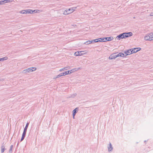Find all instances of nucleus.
<instances>
[{
    "label": "nucleus",
    "mask_w": 153,
    "mask_h": 153,
    "mask_svg": "<svg viewBox=\"0 0 153 153\" xmlns=\"http://www.w3.org/2000/svg\"><path fill=\"white\" fill-rule=\"evenodd\" d=\"M133 34L131 32L123 33L118 35L116 37V38L118 40H120L121 39L126 38L129 36H131Z\"/></svg>",
    "instance_id": "f257e3e1"
},
{
    "label": "nucleus",
    "mask_w": 153,
    "mask_h": 153,
    "mask_svg": "<svg viewBox=\"0 0 153 153\" xmlns=\"http://www.w3.org/2000/svg\"><path fill=\"white\" fill-rule=\"evenodd\" d=\"M36 68L35 67L30 68L24 70L22 72L23 73H27L31 72L36 71Z\"/></svg>",
    "instance_id": "f03ea898"
},
{
    "label": "nucleus",
    "mask_w": 153,
    "mask_h": 153,
    "mask_svg": "<svg viewBox=\"0 0 153 153\" xmlns=\"http://www.w3.org/2000/svg\"><path fill=\"white\" fill-rule=\"evenodd\" d=\"M87 52L86 51H80L75 52L74 54L75 56H81L82 55L85 54L87 53Z\"/></svg>",
    "instance_id": "7ed1b4c3"
},
{
    "label": "nucleus",
    "mask_w": 153,
    "mask_h": 153,
    "mask_svg": "<svg viewBox=\"0 0 153 153\" xmlns=\"http://www.w3.org/2000/svg\"><path fill=\"white\" fill-rule=\"evenodd\" d=\"M151 37V33H148L144 36V39L146 41H152V38Z\"/></svg>",
    "instance_id": "20e7f679"
},
{
    "label": "nucleus",
    "mask_w": 153,
    "mask_h": 153,
    "mask_svg": "<svg viewBox=\"0 0 153 153\" xmlns=\"http://www.w3.org/2000/svg\"><path fill=\"white\" fill-rule=\"evenodd\" d=\"M99 41V40H98L97 39H96L93 40L88 41L86 42H85V43L87 45H88L91 43H94L97 42H98V41Z\"/></svg>",
    "instance_id": "39448f33"
},
{
    "label": "nucleus",
    "mask_w": 153,
    "mask_h": 153,
    "mask_svg": "<svg viewBox=\"0 0 153 153\" xmlns=\"http://www.w3.org/2000/svg\"><path fill=\"white\" fill-rule=\"evenodd\" d=\"M141 49L140 48H134V49H132V50L131 51V53H136L138 51H139Z\"/></svg>",
    "instance_id": "423d86ee"
},
{
    "label": "nucleus",
    "mask_w": 153,
    "mask_h": 153,
    "mask_svg": "<svg viewBox=\"0 0 153 153\" xmlns=\"http://www.w3.org/2000/svg\"><path fill=\"white\" fill-rule=\"evenodd\" d=\"M81 68H75L73 69L70 70L68 71H69V74H70L72 73L73 72H75L77 71H78L79 69H81Z\"/></svg>",
    "instance_id": "0eeeda50"
},
{
    "label": "nucleus",
    "mask_w": 153,
    "mask_h": 153,
    "mask_svg": "<svg viewBox=\"0 0 153 153\" xmlns=\"http://www.w3.org/2000/svg\"><path fill=\"white\" fill-rule=\"evenodd\" d=\"M116 53H115L114 54H113L111 55L109 57V59H114L116 58L117 57Z\"/></svg>",
    "instance_id": "6e6552de"
},
{
    "label": "nucleus",
    "mask_w": 153,
    "mask_h": 153,
    "mask_svg": "<svg viewBox=\"0 0 153 153\" xmlns=\"http://www.w3.org/2000/svg\"><path fill=\"white\" fill-rule=\"evenodd\" d=\"M1 153H3L4 152L5 150L6 149L5 148V146L4 144V143L3 142L1 144Z\"/></svg>",
    "instance_id": "1a4fd4ad"
},
{
    "label": "nucleus",
    "mask_w": 153,
    "mask_h": 153,
    "mask_svg": "<svg viewBox=\"0 0 153 153\" xmlns=\"http://www.w3.org/2000/svg\"><path fill=\"white\" fill-rule=\"evenodd\" d=\"M105 42L106 41H110L112 40L113 39V37H104Z\"/></svg>",
    "instance_id": "9d476101"
},
{
    "label": "nucleus",
    "mask_w": 153,
    "mask_h": 153,
    "mask_svg": "<svg viewBox=\"0 0 153 153\" xmlns=\"http://www.w3.org/2000/svg\"><path fill=\"white\" fill-rule=\"evenodd\" d=\"M76 8V7H71L69 8L68 11L69 13H73L75 9Z\"/></svg>",
    "instance_id": "9b49d317"
},
{
    "label": "nucleus",
    "mask_w": 153,
    "mask_h": 153,
    "mask_svg": "<svg viewBox=\"0 0 153 153\" xmlns=\"http://www.w3.org/2000/svg\"><path fill=\"white\" fill-rule=\"evenodd\" d=\"M131 49L128 50L124 52V53L126 54V55H125V56H127L130 55L132 53H131Z\"/></svg>",
    "instance_id": "f8f14e48"
},
{
    "label": "nucleus",
    "mask_w": 153,
    "mask_h": 153,
    "mask_svg": "<svg viewBox=\"0 0 153 153\" xmlns=\"http://www.w3.org/2000/svg\"><path fill=\"white\" fill-rule=\"evenodd\" d=\"M108 149L109 152L112 151L113 149V148L110 142L109 143V146L108 147Z\"/></svg>",
    "instance_id": "ddd939ff"
},
{
    "label": "nucleus",
    "mask_w": 153,
    "mask_h": 153,
    "mask_svg": "<svg viewBox=\"0 0 153 153\" xmlns=\"http://www.w3.org/2000/svg\"><path fill=\"white\" fill-rule=\"evenodd\" d=\"M117 57L120 56L121 57H123L125 56L124 54L123 53H120L117 55Z\"/></svg>",
    "instance_id": "4468645a"
},
{
    "label": "nucleus",
    "mask_w": 153,
    "mask_h": 153,
    "mask_svg": "<svg viewBox=\"0 0 153 153\" xmlns=\"http://www.w3.org/2000/svg\"><path fill=\"white\" fill-rule=\"evenodd\" d=\"M98 40H99V41H98V42H105V39L104 38H100L99 39H97Z\"/></svg>",
    "instance_id": "2eb2a0df"
},
{
    "label": "nucleus",
    "mask_w": 153,
    "mask_h": 153,
    "mask_svg": "<svg viewBox=\"0 0 153 153\" xmlns=\"http://www.w3.org/2000/svg\"><path fill=\"white\" fill-rule=\"evenodd\" d=\"M27 10H23L20 11L19 13L22 14L27 13Z\"/></svg>",
    "instance_id": "dca6fc26"
},
{
    "label": "nucleus",
    "mask_w": 153,
    "mask_h": 153,
    "mask_svg": "<svg viewBox=\"0 0 153 153\" xmlns=\"http://www.w3.org/2000/svg\"><path fill=\"white\" fill-rule=\"evenodd\" d=\"M70 13H69L68 10H65L63 12V14L65 15H67Z\"/></svg>",
    "instance_id": "f3484780"
},
{
    "label": "nucleus",
    "mask_w": 153,
    "mask_h": 153,
    "mask_svg": "<svg viewBox=\"0 0 153 153\" xmlns=\"http://www.w3.org/2000/svg\"><path fill=\"white\" fill-rule=\"evenodd\" d=\"M63 76H65L69 74V71H66L62 73Z\"/></svg>",
    "instance_id": "a211bd4d"
},
{
    "label": "nucleus",
    "mask_w": 153,
    "mask_h": 153,
    "mask_svg": "<svg viewBox=\"0 0 153 153\" xmlns=\"http://www.w3.org/2000/svg\"><path fill=\"white\" fill-rule=\"evenodd\" d=\"M69 68V67H66L64 68H62L60 69L59 70V71L61 72V71H64V70H68V69H67L66 68Z\"/></svg>",
    "instance_id": "6ab92c4d"
},
{
    "label": "nucleus",
    "mask_w": 153,
    "mask_h": 153,
    "mask_svg": "<svg viewBox=\"0 0 153 153\" xmlns=\"http://www.w3.org/2000/svg\"><path fill=\"white\" fill-rule=\"evenodd\" d=\"M27 13H33V10L30 9L27 10Z\"/></svg>",
    "instance_id": "aec40b11"
},
{
    "label": "nucleus",
    "mask_w": 153,
    "mask_h": 153,
    "mask_svg": "<svg viewBox=\"0 0 153 153\" xmlns=\"http://www.w3.org/2000/svg\"><path fill=\"white\" fill-rule=\"evenodd\" d=\"M13 147V145H11L10 147V148L9 150V152L11 153L12 152V150Z\"/></svg>",
    "instance_id": "412c9836"
},
{
    "label": "nucleus",
    "mask_w": 153,
    "mask_h": 153,
    "mask_svg": "<svg viewBox=\"0 0 153 153\" xmlns=\"http://www.w3.org/2000/svg\"><path fill=\"white\" fill-rule=\"evenodd\" d=\"M63 76L62 73H61L57 75L56 77H54L53 78L56 79L58 78H59L60 77Z\"/></svg>",
    "instance_id": "4be33fe9"
},
{
    "label": "nucleus",
    "mask_w": 153,
    "mask_h": 153,
    "mask_svg": "<svg viewBox=\"0 0 153 153\" xmlns=\"http://www.w3.org/2000/svg\"><path fill=\"white\" fill-rule=\"evenodd\" d=\"M78 110V108H76L73 111V112L76 114Z\"/></svg>",
    "instance_id": "5701e85b"
},
{
    "label": "nucleus",
    "mask_w": 153,
    "mask_h": 153,
    "mask_svg": "<svg viewBox=\"0 0 153 153\" xmlns=\"http://www.w3.org/2000/svg\"><path fill=\"white\" fill-rule=\"evenodd\" d=\"M29 123H27L26 124V125L24 129V130H25V131H27V128L28 127V125H29Z\"/></svg>",
    "instance_id": "b1692460"
},
{
    "label": "nucleus",
    "mask_w": 153,
    "mask_h": 153,
    "mask_svg": "<svg viewBox=\"0 0 153 153\" xmlns=\"http://www.w3.org/2000/svg\"><path fill=\"white\" fill-rule=\"evenodd\" d=\"M25 136V135L23 134H22V138H21V140H20L21 142L24 139Z\"/></svg>",
    "instance_id": "393cba45"
},
{
    "label": "nucleus",
    "mask_w": 153,
    "mask_h": 153,
    "mask_svg": "<svg viewBox=\"0 0 153 153\" xmlns=\"http://www.w3.org/2000/svg\"><path fill=\"white\" fill-rule=\"evenodd\" d=\"M76 95V94L75 93L72 94L70 97L69 98H74Z\"/></svg>",
    "instance_id": "a878e982"
},
{
    "label": "nucleus",
    "mask_w": 153,
    "mask_h": 153,
    "mask_svg": "<svg viewBox=\"0 0 153 153\" xmlns=\"http://www.w3.org/2000/svg\"><path fill=\"white\" fill-rule=\"evenodd\" d=\"M12 1V0H4V3H5L7 2H11Z\"/></svg>",
    "instance_id": "bb28decb"
},
{
    "label": "nucleus",
    "mask_w": 153,
    "mask_h": 153,
    "mask_svg": "<svg viewBox=\"0 0 153 153\" xmlns=\"http://www.w3.org/2000/svg\"><path fill=\"white\" fill-rule=\"evenodd\" d=\"M4 3V0L0 1V4H3Z\"/></svg>",
    "instance_id": "cd10ccee"
},
{
    "label": "nucleus",
    "mask_w": 153,
    "mask_h": 153,
    "mask_svg": "<svg viewBox=\"0 0 153 153\" xmlns=\"http://www.w3.org/2000/svg\"><path fill=\"white\" fill-rule=\"evenodd\" d=\"M27 131L24 130L23 134H24L26 135V134Z\"/></svg>",
    "instance_id": "c85d7f7f"
},
{
    "label": "nucleus",
    "mask_w": 153,
    "mask_h": 153,
    "mask_svg": "<svg viewBox=\"0 0 153 153\" xmlns=\"http://www.w3.org/2000/svg\"><path fill=\"white\" fill-rule=\"evenodd\" d=\"M39 11V10H34L33 11V12H34L35 13H37L38 12V11Z\"/></svg>",
    "instance_id": "c756f323"
},
{
    "label": "nucleus",
    "mask_w": 153,
    "mask_h": 153,
    "mask_svg": "<svg viewBox=\"0 0 153 153\" xmlns=\"http://www.w3.org/2000/svg\"><path fill=\"white\" fill-rule=\"evenodd\" d=\"M151 36L152 38V39H151V40H153V33H151Z\"/></svg>",
    "instance_id": "7c9ffc66"
},
{
    "label": "nucleus",
    "mask_w": 153,
    "mask_h": 153,
    "mask_svg": "<svg viewBox=\"0 0 153 153\" xmlns=\"http://www.w3.org/2000/svg\"><path fill=\"white\" fill-rule=\"evenodd\" d=\"M4 60H6L8 58L7 56L4 57Z\"/></svg>",
    "instance_id": "2f4dec72"
},
{
    "label": "nucleus",
    "mask_w": 153,
    "mask_h": 153,
    "mask_svg": "<svg viewBox=\"0 0 153 153\" xmlns=\"http://www.w3.org/2000/svg\"><path fill=\"white\" fill-rule=\"evenodd\" d=\"M4 60H6L8 58L7 56L4 57Z\"/></svg>",
    "instance_id": "473e14b6"
},
{
    "label": "nucleus",
    "mask_w": 153,
    "mask_h": 153,
    "mask_svg": "<svg viewBox=\"0 0 153 153\" xmlns=\"http://www.w3.org/2000/svg\"><path fill=\"white\" fill-rule=\"evenodd\" d=\"M4 60V58L3 57L2 58H0V61H3Z\"/></svg>",
    "instance_id": "72a5a7b5"
},
{
    "label": "nucleus",
    "mask_w": 153,
    "mask_h": 153,
    "mask_svg": "<svg viewBox=\"0 0 153 153\" xmlns=\"http://www.w3.org/2000/svg\"><path fill=\"white\" fill-rule=\"evenodd\" d=\"M76 114L74 113H73V118H74V116H75V115H76Z\"/></svg>",
    "instance_id": "f704fd0d"
},
{
    "label": "nucleus",
    "mask_w": 153,
    "mask_h": 153,
    "mask_svg": "<svg viewBox=\"0 0 153 153\" xmlns=\"http://www.w3.org/2000/svg\"><path fill=\"white\" fill-rule=\"evenodd\" d=\"M150 16H153V12H152L151 13Z\"/></svg>",
    "instance_id": "c9c22d12"
},
{
    "label": "nucleus",
    "mask_w": 153,
    "mask_h": 153,
    "mask_svg": "<svg viewBox=\"0 0 153 153\" xmlns=\"http://www.w3.org/2000/svg\"><path fill=\"white\" fill-rule=\"evenodd\" d=\"M66 68L68 69H69V68Z\"/></svg>",
    "instance_id": "e433bc0d"
},
{
    "label": "nucleus",
    "mask_w": 153,
    "mask_h": 153,
    "mask_svg": "<svg viewBox=\"0 0 153 153\" xmlns=\"http://www.w3.org/2000/svg\"><path fill=\"white\" fill-rule=\"evenodd\" d=\"M18 145H19V143H18L17 144V146H18Z\"/></svg>",
    "instance_id": "4c0bfd02"
}]
</instances>
